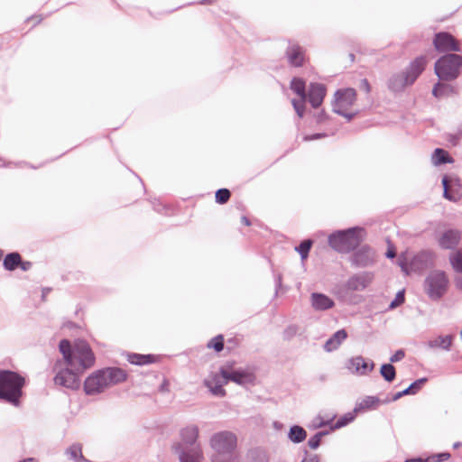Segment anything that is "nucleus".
I'll list each match as a JSON object with an SVG mask.
<instances>
[{"label":"nucleus","mask_w":462,"mask_h":462,"mask_svg":"<svg viewBox=\"0 0 462 462\" xmlns=\"http://www.w3.org/2000/svg\"><path fill=\"white\" fill-rule=\"evenodd\" d=\"M347 333L345 329L337 331L325 344L326 351L330 352L337 349L346 338Z\"/></svg>","instance_id":"nucleus-23"},{"label":"nucleus","mask_w":462,"mask_h":462,"mask_svg":"<svg viewBox=\"0 0 462 462\" xmlns=\"http://www.w3.org/2000/svg\"><path fill=\"white\" fill-rule=\"evenodd\" d=\"M54 370L56 371V375L54 377L55 384L69 389H78L79 387V377L82 374L80 372H78L74 370L73 367H69L67 365L65 368H62L60 362H57L55 364Z\"/></svg>","instance_id":"nucleus-8"},{"label":"nucleus","mask_w":462,"mask_h":462,"mask_svg":"<svg viewBox=\"0 0 462 462\" xmlns=\"http://www.w3.org/2000/svg\"><path fill=\"white\" fill-rule=\"evenodd\" d=\"M442 183L444 187V197L451 201H457L461 197L459 189H451L448 185V180L447 177L443 178Z\"/></svg>","instance_id":"nucleus-28"},{"label":"nucleus","mask_w":462,"mask_h":462,"mask_svg":"<svg viewBox=\"0 0 462 462\" xmlns=\"http://www.w3.org/2000/svg\"><path fill=\"white\" fill-rule=\"evenodd\" d=\"M324 134H315V135H306L304 137V141H310V140H313V139H318V138H320V137H323Z\"/></svg>","instance_id":"nucleus-52"},{"label":"nucleus","mask_w":462,"mask_h":462,"mask_svg":"<svg viewBox=\"0 0 462 462\" xmlns=\"http://www.w3.org/2000/svg\"><path fill=\"white\" fill-rule=\"evenodd\" d=\"M453 343V336L447 335V336H440L437 337L433 342L432 346L436 347H441L443 349H449Z\"/></svg>","instance_id":"nucleus-35"},{"label":"nucleus","mask_w":462,"mask_h":462,"mask_svg":"<svg viewBox=\"0 0 462 462\" xmlns=\"http://www.w3.org/2000/svg\"><path fill=\"white\" fill-rule=\"evenodd\" d=\"M226 379L222 375V374H213L210 375L208 379L205 381V385L209 389V391L217 396H225L226 391L223 388V385L226 384Z\"/></svg>","instance_id":"nucleus-15"},{"label":"nucleus","mask_w":462,"mask_h":462,"mask_svg":"<svg viewBox=\"0 0 462 462\" xmlns=\"http://www.w3.org/2000/svg\"><path fill=\"white\" fill-rule=\"evenodd\" d=\"M404 357V352L402 350H398L394 355H393L390 358L391 362H398Z\"/></svg>","instance_id":"nucleus-47"},{"label":"nucleus","mask_w":462,"mask_h":462,"mask_svg":"<svg viewBox=\"0 0 462 462\" xmlns=\"http://www.w3.org/2000/svg\"><path fill=\"white\" fill-rule=\"evenodd\" d=\"M427 65V59L423 56L416 58L409 66L405 73L397 75L390 81V87L393 90L398 91L408 85H411L417 78L422 73Z\"/></svg>","instance_id":"nucleus-5"},{"label":"nucleus","mask_w":462,"mask_h":462,"mask_svg":"<svg viewBox=\"0 0 462 462\" xmlns=\"http://www.w3.org/2000/svg\"><path fill=\"white\" fill-rule=\"evenodd\" d=\"M462 56L451 53L439 58L435 64L437 76L443 80H452L459 75Z\"/></svg>","instance_id":"nucleus-6"},{"label":"nucleus","mask_w":462,"mask_h":462,"mask_svg":"<svg viewBox=\"0 0 462 462\" xmlns=\"http://www.w3.org/2000/svg\"><path fill=\"white\" fill-rule=\"evenodd\" d=\"M207 346L217 353L222 351L224 349V337L222 335L216 336L208 343Z\"/></svg>","instance_id":"nucleus-39"},{"label":"nucleus","mask_w":462,"mask_h":462,"mask_svg":"<svg viewBox=\"0 0 462 462\" xmlns=\"http://www.w3.org/2000/svg\"><path fill=\"white\" fill-rule=\"evenodd\" d=\"M59 348L64 364L81 374L95 365V354L85 340L78 339L71 344L68 339H62L59 344Z\"/></svg>","instance_id":"nucleus-1"},{"label":"nucleus","mask_w":462,"mask_h":462,"mask_svg":"<svg viewBox=\"0 0 462 462\" xmlns=\"http://www.w3.org/2000/svg\"><path fill=\"white\" fill-rule=\"evenodd\" d=\"M221 374L226 379L227 383L228 381H232L238 384H244L254 381L253 374L245 371H235L227 369L226 367H221Z\"/></svg>","instance_id":"nucleus-14"},{"label":"nucleus","mask_w":462,"mask_h":462,"mask_svg":"<svg viewBox=\"0 0 462 462\" xmlns=\"http://www.w3.org/2000/svg\"><path fill=\"white\" fill-rule=\"evenodd\" d=\"M215 2H216V0H207V3H208V4H213Z\"/></svg>","instance_id":"nucleus-55"},{"label":"nucleus","mask_w":462,"mask_h":462,"mask_svg":"<svg viewBox=\"0 0 462 462\" xmlns=\"http://www.w3.org/2000/svg\"><path fill=\"white\" fill-rule=\"evenodd\" d=\"M405 462H430V459L426 458V459H422V458H411V459H408L406 460Z\"/></svg>","instance_id":"nucleus-53"},{"label":"nucleus","mask_w":462,"mask_h":462,"mask_svg":"<svg viewBox=\"0 0 462 462\" xmlns=\"http://www.w3.org/2000/svg\"><path fill=\"white\" fill-rule=\"evenodd\" d=\"M381 374L387 381L392 382L394 380L396 372L393 365L385 364L381 366Z\"/></svg>","instance_id":"nucleus-37"},{"label":"nucleus","mask_w":462,"mask_h":462,"mask_svg":"<svg viewBox=\"0 0 462 462\" xmlns=\"http://www.w3.org/2000/svg\"><path fill=\"white\" fill-rule=\"evenodd\" d=\"M19 268H21L23 271H28L32 268V263L29 261H23L21 259V263H19Z\"/></svg>","instance_id":"nucleus-48"},{"label":"nucleus","mask_w":462,"mask_h":462,"mask_svg":"<svg viewBox=\"0 0 462 462\" xmlns=\"http://www.w3.org/2000/svg\"><path fill=\"white\" fill-rule=\"evenodd\" d=\"M127 360L133 365H143L156 362L157 358L152 355L131 354Z\"/></svg>","instance_id":"nucleus-24"},{"label":"nucleus","mask_w":462,"mask_h":462,"mask_svg":"<svg viewBox=\"0 0 462 462\" xmlns=\"http://www.w3.org/2000/svg\"><path fill=\"white\" fill-rule=\"evenodd\" d=\"M450 457L449 453H440L428 457L430 462H443Z\"/></svg>","instance_id":"nucleus-45"},{"label":"nucleus","mask_w":462,"mask_h":462,"mask_svg":"<svg viewBox=\"0 0 462 462\" xmlns=\"http://www.w3.org/2000/svg\"><path fill=\"white\" fill-rule=\"evenodd\" d=\"M306 436L307 434L303 428L300 426H293L291 428L289 437L291 441L296 443L301 442L306 439Z\"/></svg>","instance_id":"nucleus-33"},{"label":"nucleus","mask_w":462,"mask_h":462,"mask_svg":"<svg viewBox=\"0 0 462 462\" xmlns=\"http://www.w3.org/2000/svg\"><path fill=\"white\" fill-rule=\"evenodd\" d=\"M311 245L312 242L310 240H304L303 242L300 243L297 250L300 254L302 259L307 258Z\"/></svg>","instance_id":"nucleus-41"},{"label":"nucleus","mask_w":462,"mask_h":462,"mask_svg":"<svg viewBox=\"0 0 462 462\" xmlns=\"http://www.w3.org/2000/svg\"><path fill=\"white\" fill-rule=\"evenodd\" d=\"M433 45L439 52H457L461 51L459 41L446 32H441L435 35Z\"/></svg>","instance_id":"nucleus-11"},{"label":"nucleus","mask_w":462,"mask_h":462,"mask_svg":"<svg viewBox=\"0 0 462 462\" xmlns=\"http://www.w3.org/2000/svg\"><path fill=\"white\" fill-rule=\"evenodd\" d=\"M356 414L357 413L355 412V410L351 412L346 413L344 416H342L336 421V423L333 426V429H340L347 425L348 423L352 422L355 420Z\"/></svg>","instance_id":"nucleus-38"},{"label":"nucleus","mask_w":462,"mask_h":462,"mask_svg":"<svg viewBox=\"0 0 462 462\" xmlns=\"http://www.w3.org/2000/svg\"><path fill=\"white\" fill-rule=\"evenodd\" d=\"M301 462H320L318 455H309Z\"/></svg>","instance_id":"nucleus-49"},{"label":"nucleus","mask_w":462,"mask_h":462,"mask_svg":"<svg viewBox=\"0 0 462 462\" xmlns=\"http://www.w3.org/2000/svg\"><path fill=\"white\" fill-rule=\"evenodd\" d=\"M126 379L127 374L122 368L107 367L97 370L86 378L84 391L88 395L97 394Z\"/></svg>","instance_id":"nucleus-2"},{"label":"nucleus","mask_w":462,"mask_h":462,"mask_svg":"<svg viewBox=\"0 0 462 462\" xmlns=\"http://www.w3.org/2000/svg\"><path fill=\"white\" fill-rule=\"evenodd\" d=\"M180 462H202L203 454L201 448L197 446L190 449H182L181 444L176 446Z\"/></svg>","instance_id":"nucleus-17"},{"label":"nucleus","mask_w":462,"mask_h":462,"mask_svg":"<svg viewBox=\"0 0 462 462\" xmlns=\"http://www.w3.org/2000/svg\"><path fill=\"white\" fill-rule=\"evenodd\" d=\"M423 254L416 255L411 263L408 262L406 254H402L399 260V264L405 273V274H410L411 272L419 271L424 268V265L421 263V258Z\"/></svg>","instance_id":"nucleus-20"},{"label":"nucleus","mask_w":462,"mask_h":462,"mask_svg":"<svg viewBox=\"0 0 462 462\" xmlns=\"http://www.w3.org/2000/svg\"><path fill=\"white\" fill-rule=\"evenodd\" d=\"M374 363L363 356L353 357L349 362L348 368L355 374L364 375L367 374L374 369Z\"/></svg>","instance_id":"nucleus-16"},{"label":"nucleus","mask_w":462,"mask_h":462,"mask_svg":"<svg viewBox=\"0 0 462 462\" xmlns=\"http://www.w3.org/2000/svg\"><path fill=\"white\" fill-rule=\"evenodd\" d=\"M459 446H460V444H459V443H457V444H455V445H454V447H455V448H457V447H459Z\"/></svg>","instance_id":"nucleus-56"},{"label":"nucleus","mask_w":462,"mask_h":462,"mask_svg":"<svg viewBox=\"0 0 462 462\" xmlns=\"http://www.w3.org/2000/svg\"><path fill=\"white\" fill-rule=\"evenodd\" d=\"M404 302V292L399 291L395 297V299L391 302L390 308L393 309Z\"/></svg>","instance_id":"nucleus-44"},{"label":"nucleus","mask_w":462,"mask_h":462,"mask_svg":"<svg viewBox=\"0 0 462 462\" xmlns=\"http://www.w3.org/2000/svg\"><path fill=\"white\" fill-rule=\"evenodd\" d=\"M326 88L320 83H311L309 87L308 100L314 108L319 107L326 97Z\"/></svg>","instance_id":"nucleus-12"},{"label":"nucleus","mask_w":462,"mask_h":462,"mask_svg":"<svg viewBox=\"0 0 462 462\" xmlns=\"http://www.w3.org/2000/svg\"><path fill=\"white\" fill-rule=\"evenodd\" d=\"M291 88L300 97L307 98L305 81L301 79L295 78L291 82Z\"/></svg>","instance_id":"nucleus-31"},{"label":"nucleus","mask_w":462,"mask_h":462,"mask_svg":"<svg viewBox=\"0 0 462 462\" xmlns=\"http://www.w3.org/2000/svg\"><path fill=\"white\" fill-rule=\"evenodd\" d=\"M449 262L452 268L457 272L462 273V251L457 250L450 254Z\"/></svg>","instance_id":"nucleus-34"},{"label":"nucleus","mask_w":462,"mask_h":462,"mask_svg":"<svg viewBox=\"0 0 462 462\" xmlns=\"http://www.w3.org/2000/svg\"><path fill=\"white\" fill-rule=\"evenodd\" d=\"M305 100L306 98H300V100H292V106L300 117L304 116L305 111Z\"/></svg>","instance_id":"nucleus-42"},{"label":"nucleus","mask_w":462,"mask_h":462,"mask_svg":"<svg viewBox=\"0 0 462 462\" xmlns=\"http://www.w3.org/2000/svg\"><path fill=\"white\" fill-rule=\"evenodd\" d=\"M381 401L375 396H366L358 402L355 407L356 413H361L371 410H375L380 404Z\"/></svg>","instance_id":"nucleus-21"},{"label":"nucleus","mask_w":462,"mask_h":462,"mask_svg":"<svg viewBox=\"0 0 462 462\" xmlns=\"http://www.w3.org/2000/svg\"><path fill=\"white\" fill-rule=\"evenodd\" d=\"M21 254L18 253H10L6 254L4 259V267L7 271H14L18 268L19 263H21Z\"/></svg>","instance_id":"nucleus-26"},{"label":"nucleus","mask_w":462,"mask_h":462,"mask_svg":"<svg viewBox=\"0 0 462 462\" xmlns=\"http://www.w3.org/2000/svg\"><path fill=\"white\" fill-rule=\"evenodd\" d=\"M427 292L431 299L441 298L447 291L448 280L442 271H435L427 278Z\"/></svg>","instance_id":"nucleus-9"},{"label":"nucleus","mask_w":462,"mask_h":462,"mask_svg":"<svg viewBox=\"0 0 462 462\" xmlns=\"http://www.w3.org/2000/svg\"><path fill=\"white\" fill-rule=\"evenodd\" d=\"M67 454L77 462H80L84 460V457L82 455V446L81 444H73L71 445L68 450Z\"/></svg>","instance_id":"nucleus-36"},{"label":"nucleus","mask_w":462,"mask_h":462,"mask_svg":"<svg viewBox=\"0 0 462 462\" xmlns=\"http://www.w3.org/2000/svg\"><path fill=\"white\" fill-rule=\"evenodd\" d=\"M356 93L354 88L341 89L336 92L333 104L334 111L337 114L346 116L347 111L356 101Z\"/></svg>","instance_id":"nucleus-10"},{"label":"nucleus","mask_w":462,"mask_h":462,"mask_svg":"<svg viewBox=\"0 0 462 462\" xmlns=\"http://www.w3.org/2000/svg\"><path fill=\"white\" fill-rule=\"evenodd\" d=\"M432 161L434 164H443L447 162H452V159L449 157L448 152L443 149L437 148L432 155Z\"/></svg>","instance_id":"nucleus-30"},{"label":"nucleus","mask_w":462,"mask_h":462,"mask_svg":"<svg viewBox=\"0 0 462 462\" xmlns=\"http://www.w3.org/2000/svg\"><path fill=\"white\" fill-rule=\"evenodd\" d=\"M460 335H461V337H462V329H461Z\"/></svg>","instance_id":"nucleus-57"},{"label":"nucleus","mask_w":462,"mask_h":462,"mask_svg":"<svg viewBox=\"0 0 462 462\" xmlns=\"http://www.w3.org/2000/svg\"><path fill=\"white\" fill-rule=\"evenodd\" d=\"M161 391L162 392H169L170 391V382L168 380H163L162 385H161Z\"/></svg>","instance_id":"nucleus-51"},{"label":"nucleus","mask_w":462,"mask_h":462,"mask_svg":"<svg viewBox=\"0 0 462 462\" xmlns=\"http://www.w3.org/2000/svg\"><path fill=\"white\" fill-rule=\"evenodd\" d=\"M432 93L436 97H442L453 94L454 88L448 84L439 82L435 85Z\"/></svg>","instance_id":"nucleus-29"},{"label":"nucleus","mask_w":462,"mask_h":462,"mask_svg":"<svg viewBox=\"0 0 462 462\" xmlns=\"http://www.w3.org/2000/svg\"><path fill=\"white\" fill-rule=\"evenodd\" d=\"M231 193L227 189H220L216 192V201L219 204L226 203L230 199Z\"/></svg>","instance_id":"nucleus-40"},{"label":"nucleus","mask_w":462,"mask_h":462,"mask_svg":"<svg viewBox=\"0 0 462 462\" xmlns=\"http://www.w3.org/2000/svg\"><path fill=\"white\" fill-rule=\"evenodd\" d=\"M322 436H323L322 432H318L317 434H315L313 437H311L309 439V441H308L309 446L313 449L317 448L320 444Z\"/></svg>","instance_id":"nucleus-43"},{"label":"nucleus","mask_w":462,"mask_h":462,"mask_svg":"<svg viewBox=\"0 0 462 462\" xmlns=\"http://www.w3.org/2000/svg\"><path fill=\"white\" fill-rule=\"evenodd\" d=\"M236 438L231 432H221L216 434L211 439V446L217 453L212 462H235L231 451L235 448Z\"/></svg>","instance_id":"nucleus-4"},{"label":"nucleus","mask_w":462,"mask_h":462,"mask_svg":"<svg viewBox=\"0 0 462 462\" xmlns=\"http://www.w3.org/2000/svg\"><path fill=\"white\" fill-rule=\"evenodd\" d=\"M199 437V429L197 426H189L181 430V439L183 444H193Z\"/></svg>","instance_id":"nucleus-25"},{"label":"nucleus","mask_w":462,"mask_h":462,"mask_svg":"<svg viewBox=\"0 0 462 462\" xmlns=\"http://www.w3.org/2000/svg\"><path fill=\"white\" fill-rule=\"evenodd\" d=\"M241 223L243 225H245V226H249L251 225L250 220L246 217H241Z\"/></svg>","instance_id":"nucleus-54"},{"label":"nucleus","mask_w":462,"mask_h":462,"mask_svg":"<svg viewBox=\"0 0 462 462\" xmlns=\"http://www.w3.org/2000/svg\"><path fill=\"white\" fill-rule=\"evenodd\" d=\"M24 384L25 379L19 374L9 370H1L0 399L18 406Z\"/></svg>","instance_id":"nucleus-3"},{"label":"nucleus","mask_w":462,"mask_h":462,"mask_svg":"<svg viewBox=\"0 0 462 462\" xmlns=\"http://www.w3.org/2000/svg\"><path fill=\"white\" fill-rule=\"evenodd\" d=\"M311 303L312 307L318 310H326L334 306L333 300L322 293H312Z\"/></svg>","instance_id":"nucleus-22"},{"label":"nucleus","mask_w":462,"mask_h":462,"mask_svg":"<svg viewBox=\"0 0 462 462\" xmlns=\"http://www.w3.org/2000/svg\"><path fill=\"white\" fill-rule=\"evenodd\" d=\"M289 63L293 67H302L306 61V51L299 44H291L286 51Z\"/></svg>","instance_id":"nucleus-13"},{"label":"nucleus","mask_w":462,"mask_h":462,"mask_svg":"<svg viewBox=\"0 0 462 462\" xmlns=\"http://www.w3.org/2000/svg\"><path fill=\"white\" fill-rule=\"evenodd\" d=\"M395 255H396V252H395L394 246L390 245V247L388 248V250L386 252V256L388 258H393V257H395Z\"/></svg>","instance_id":"nucleus-50"},{"label":"nucleus","mask_w":462,"mask_h":462,"mask_svg":"<svg viewBox=\"0 0 462 462\" xmlns=\"http://www.w3.org/2000/svg\"><path fill=\"white\" fill-rule=\"evenodd\" d=\"M328 243L338 252H348L357 247L360 240L355 231L348 230L331 235Z\"/></svg>","instance_id":"nucleus-7"},{"label":"nucleus","mask_w":462,"mask_h":462,"mask_svg":"<svg viewBox=\"0 0 462 462\" xmlns=\"http://www.w3.org/2000/svg\"><path fill=\"white\" fill-rule=\"evenodd\" d=\"M354 262L358 266H365L373 262V253L370 250H362L355 254Z\"/></svg>","instance_id":"nucleus-27"},{"label":"nucleus","mask_w":462,"mask_h":462,"mask_svg":"<svg viewBox=\"0 0 462 462\" xmlns=\"http://www.w3.org/2000/svg\"><path fill=\"white\" fill-rule=\"evenodd\" d=\"M298 328L297 326H289L285 330H284V337L286 338H291L293 336H295L297 333H298Z\"/></svg>","instance_id":"nucleus-46"},{"label":"nucleus","mask_w":462,"mask_h":462,"mask_svg":"<svg viewBox=\"0 0 462 462\" xmlns=\"http://www.w3.org/2000/svg\"><path fill=\"white\" fill-rule=\"evenodd\" d=\"M461 239V233L458 230L450 229L445 231L439 238V245L444 249H451L457 246Z\"/></svg>","instance_id":"nucleus-18"},{"label":"nucleus","mask_w":462,"mask_h":462,"mask_svg":"<svg viewBox=\"0 0 462 462\" xmlns=\"http://www.w3.org/2000/svg\"><path fill=\"white\" fill-rule=\"evenodd\" d=\"M425 382H426V379H424V378L417 380L416 382L411 383L407 389L396 393V395L393 397V400H397L405 394L416 393L418 392V390L420 389V387L423 385V383Z\"/></svg>","instance_id":"nucleus-32"},{"label":"nucleus","mask_w":462,"mask_h":462,"mask_svg":"<svg viewBox=\"0 0 462 462\" xmlns=\"http://www.w3.org/2000/svg\"><path fill=\"white\" fill-rule=\"evenodd\" d=\"M372 280L373 275L370 273L355 275L346 282V287L349 291H361L366 288Z\"/></svg>","instance_id":"nucleus-19"}]
</instances>
